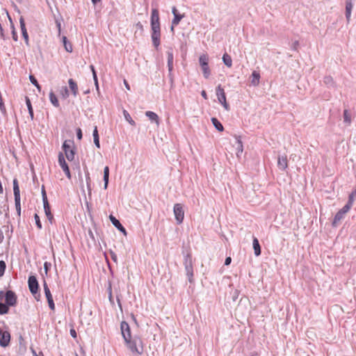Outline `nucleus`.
I'll return each mask as SVG.
<instances>
[{
  "instance_id": "1",
  "label": "nucleus",
  "mask_w": 356,
  "mask_h": 356,
  "mask_svg": "<svg viewBox=\"0 0 356 356\" xmlns=\"http://www.w3.org/2000/svg\"><path fill=\"white\" fill-rule=\"evenodd\" d=\"M124 342L133 353L141 355L143 353V345L140 339H134L132 340L131 338L129 340Z\"/></svg>"
},
{
  "instance_id": "2",
  "label": "nucleus",
  "mask_w": 356,
  "mask_h": 356,
  "mask_svg": "<svg viewBox=\"0 0 356 356\" xmlns=\"http://www.w3.org/2000/svg\"><path fill=\"white\" fill-rule=\"evenodd\" d=\"M216 94L218 100V102L223 106L226 111L230 110L229 104L227 102L226 94L224 88L221 85H218L216 88Z\"/></svg>"
},
{
  "instance_id": "3",
  "label": "nucleus",
  "mask_w": 356,
  "mask_h": 356,
  "mask_svg": "<svg viewBox=\"0 0 356 356\" xmlns=\"http://www.w3.org/2000/svg\"><path fill=\"white\" fill-rule=\"evenodd\" d=\"M62 149L64 152V156L70 161H72L74 159V148L73 147V142L71 140H65Z\"/></svg>"
},
{
  "instance_id": "4",
  "label": "nucleus",
  "mask_w": 356,
  "mask_h": 356,
  "mask_svg": "<svg viewBox=\"0 0 356 356\" xmlns=\"http://www.w3.org/2000/svg\"><path fill=\"white\" fill-rule=\"evenodd\" d=\"M29 289L35 298L38 301L40 300V295L38 293L39 284L36 277L33 275H31L28 280Z\"/></svg>"
},
{
  "instance_id": "5",
  "label": "nucleus",
  "mask_w": 356,
  "mask_h": 356,
  "mask_svg": "<svg viewBox=\"0 0 356 356\" xmlns=\"http://www.w3.org/2000/svg\"><path fill=\"white\" fill-rule=\"evenodd\" d=\"M200 65L203 72L204 76L207 79L210 76L209 67V57L207 54H202L199 58Z\"/></svg>"
},
{
  "instance_id": "6",
  "label": "nucleus",
  "mask_w": 356,
  "mask_h": 356,
  "mask_svg": "<svg viewBox=\"0 0 356 356\" xmlns=\"http://www.w3.org/2000/svg\"><path fill=\"white\" fill-rule=\"evenodd\" d=\"M173 212L177 223L180 225L184 219V211L181 204L177 203L174 205Z\"/></svg>"
},
{
  "instance_id": "7",
  "label": "nucleus",
  "mask_w": 356,
  "mask_h": 356,
  "mask_svg": "<svg viewBox=\"0 0 356 356\" xmlns=\"http://www.w3.org/2000/svg\"><path fill=\"white\" fill-rule=\"evenodd\" d=\"M13 192L15 196V207L19 216L21 213V205H20V192L18 186V183L16 179L13 181Z\"/></svg>"
},
{
  "instance_id": "8",
  "label": "nucleus",
  "mask_w": 356,
  "mask_h": 356,
  "mask_svg": "<svg viewBox=\"0 0 356 356\" xmlns=\"http://www.w3.org/2000/svg\"><path fill=\"white\" fill-rule=\"evenodd\" d=\"M58 163L68 179H71V174L67 163L65 161L63 152L58 154Z\"/></svg>"
},
{
  "instance_id": "9",
  "label": "nucleus",
  "mask_w": 356,
  "mask_h": 356,
  "mask_svg": "<svg viewBox=\"0 0 356 356\" xmlns=\"http://www.w3.org/2000/svg\"><path fill=\"white\" fill-rule=\"evenodd\" d=\"M120 329L124 341L129 340L131 338V333L129 324L125 321H122L120 325Z\"/></svg>"
},
{
  "instance_id": "10",
  "label": "nucleus",
  "mask_w": 356,
  "mask_h": 356,
  "mask_svg": "<svg viewBox=\"0 0 356 356\" xmlns=\"http://www.w3.org/2000/svg\"><path fill=\"white\" fill-rule=\"evenodd\" d=\"M5 301L9 307H13L17 304V296L13 291H8L5 293Z\"/></svg>"
},
{
  "instance_id": "11",
  "label": "nucleus",
  "mask_w": 356,
  "mask_h": 356,
  "mask_svg": "<svg viewBox=\"0 0 356 356\" xmlns=\"http://www.w3.org/2000/svg\"><path fill=\"white\" fill-rule=\"evenodd\" d=\"M350 209L346 205L341 209H340L336 213V215L334 218L333 222H332V225L334 226H336L337 225V223L341 221V220H342L344 218L345 214L346 213H348Z\"/></svg>"
},
{
  "instance_id": "12",
  "label": "nucleus",
  "mask_w": 356,
  "mask_h": 356,
  "mask_svg": "<svg viewBox=\"0 0 356 356\" xmlns=\"http://www.w3.org/2000/svg\"><path fill=\"white\" fill-rule=\"evenodd\" d=\"M172 13L174 15V19L172 21L171 31H173L174 27L178 25L180 21L184 17V14H179L176 7L172 8Z\"/></svg>"
},
{
  "instance_id": "13",
  "label": "nucleus",
  "mask_w": 356,
  "mask_h": 356,
  "mask_svg": "<svg viewBox=\"0 0 356 356\" xmlns=\"http://www.w3.org/2000/svg\"><path fill=\"white\" fill-rule=\"evenodd\" d=\"M43 287H44L45 296L48 301L49 306L51 310H54L55 305L54 302V300H53L50 289H49L48 285L46 282H44Z\"/></svg>"
},
{
  "instance_id": "14",
  "label": "nucleus",
  "mask_w": 356,
  "mask_h": 356,
  "mask_svg": "<svg viewBox=\"0 0 356 356\" xmlns=\"http://www.w3.org/2000/svg\"><path fill=\"white\" fill-rule=\"evenodd\" d=\"M10 340V334L8 331H3L0 328V346L2 347L7 346Z\"/></svg>"
},
{
  "instance_id": "15",
  "label": "nucleus",
  "mask_w": 356,
  "mask_h": 356,
  "mask_svg": "<svg viewBox=\"0 0 356 356\" xmlns=\"http://www.w3.org/2000/svg\"><path fill=\"white\" fill-rule=\"evenodd\" d=\"M277 166L282 170L288 168V159L286 155L280 156L277 159Z\"/></svg>"
},
{
  "instance_id": "16",
  "label": "nucleus",
  "mask_w": 356,
  "mask_h": 356,
  "mask_svg": "<svg viewBox=\"0 0 356 356\" xmlns=\"http://www.w3.org/2000/svg\"><path fill=\"white\" fill-rule=\"evenodd\" d=\"M110 220L113 223V225L119 229L121 232H122L124 235L127 234V231L125 228L122 225L120 221L116 219L113 215H110L109 216Z\"/></svg>"
},
{
  "instance_id": "17",
  "label": "nucleus",
  "mask_w": 356,
  "mask_h": 356,
  "mask_svg": "<svg viewBox=\"0 0 356 356\" xmlns=\"http://www.w3.org/2000/svg\"><path fill=\"white\" fill-rule=\"evenodd\" d=\"M69 88L72 93V95L76 97L79 93V88L76 82L72 79H70L68 80Z\"/></svg>"
},
{
  "instance_id": "18",
  "label": "nucleus",
  "mask_w": 356,
  "mask_h": 356,
  "mask_svg": "<svg viewBox=\"0 0 356 356\" xmlns=\"http://www.w3.org/2000/svg\"><path fill=\"white\" fill-rule=\"evenodd\" d=\"M260 74L257 71H253L250 76V82L253 86H257L259 84Z\"/></svg>"
},
{
  "instance_id": "19",
  "label": "nucleus",
  "mask_w": 356,
  "mask_h": 356,
  "mask_svg": "<svg viewBox=\"0 0 356 356\" xmlns=\"http://www.w3.org/2000/svg\"><path fill=\"white\" fill-rule=\"evenodd\" d=\"M160 24L159 13L158 9L156 8H153L152 10L151 24Z\"/></svg>"
},
{
  "instance_id": "20",
  "label": "nucleus",
  "mask_w": 356,
  "mask_h": 356,
  "mask_svg": "<svg viewBox=\"0 0 356 356\" xmlns=\"http://www.w3.org/2000/svg\"><path fill=\"white\" fill-rule=\"evenodd\" d=\"M20 27L22 33V36L25 40L26 44H29V35L26 29L25 22L23 19H20Z\"/></svg>"
},
{
  "instance_id": "21",
  "label": "nucleus",
  "mask_w": 356,
  "mask_h": 356,
  "mask_svg": "<svg viewBox=\"0 0 356 356\" xmlns=\"http://www.w3.org/2000/svg\"><path fill=\"white\" fill-rule=\"evenodd\" d=\"M353 5L352 3L351 0L346 1V17L348 21L350 20L351 11L353 9Z\"/></svg>"
},
{
  "instance_id": "22",
  "label": "nucleus",
  "mask_w": 356,
  "mask_h": 356,
  "mask_svg": "<svg viewBox=\"0 0 356 356\" xmlns=\"http://www.w3.org/2000/svg\"><path fill=\"white\" fill-rule=\"evenodd\" d=\"M252 245L255 255L259 256L261 254V247L259 241L256 237L253 238Z\"/></svg>"
},
{
  "instance_id": "23",
  "label": "nucleus",
  "mask_w": 356,
  "mask_h": 356,
  "mask_svg": "<svg viewBox=\"0 0 356 356\" xmlns=\"http://www.w3.org/2000/svg\"><path fill=\"white\" fill-rule=\"evenodd\" d=\"M145 115L151 121H154L156 124H159V118L158 115L152 111H147Z\"/></svg>"
},
{
  "instance_id": "24",
  "label": "nucleus",
  "mask_w": 356,
  "mask_h": 356,
  "mask_svg": "<svg viewBox=\"0 0 356 356\" xmlns=\"http://www.w3.org/2000/svg\"><path fill=\"white\" fill-rule=\"evenodd\" d=\"M151 37L154 46L158 49L160 45L161 33H152Z\"/></svg>"
},
{
  "instance_id": "25",
  "label": "nucleus",
  "mask_w": 356,
  "mask_h": 356,
  "mask_svg": "<svg viewBox=\"0 0 356 356\" xmlns=\"http://www.w3.org/2000/svg\"><path fill=\"white\" fill-rule=\"evenodd\" d=\"M62 39H63V46L65 47V49L67 52L71 53L72 51V50H73L72 44H71V42L67 41V39L66 36H63Z\"/></svg>"
},
{
  "instance_id": "26",
  "label": "nucleus",
  "mask_w": 356,
  "mask_h": 356,
  "mask_svg": "<svg viewBox=\"0 0 356 356\" xmlns=\"http://www.w3.org/2000/svg\"><path fill=\"white\" fill-rule=\"evenodd\" d=\"M211 122H212L213 125L216 128L217 130H218L219 131H222L224 130V127H223L222 124L220 122V121L217 118H212Z\"/></svg>"
},
{
  "instance_id": "27",
  "label": "nucleus",
  "mask_w": 356,
  "mask_h": 356,
  "mask_svg": "<svg viewBox=\"0 0 356 356\" xmlns=\"http://www.w3.org/2000/svg\"><path fill=\"white\" fill-rule=\"evenodd\" d=\"M222 60L226 66L231 67L232 66V60L231 56L227 53L224 54Z\"/></svg>"
},
{
  "instance_id": "28",
  "label": "nucleus",
  "mask_w": 356,
  "mask_h": 356,
  "mask_svg": "<svg viewBox=\"0 0 356 356\" xmlns=\"http://www.w3.org/2000/svg\"><path fill=\"white\" fill-rule=\"evenodd\" d=\"M108 177H109V168L108 166H106L104 169V188H107L108 184Z\"/></svg>"
},
{
  "instance_id": "29",
  "label": "nucleus",
  "mask_w": 356,
  "mask_h": 356,
  "mask_svg": "<svg viewBox=\"0 0 356 356\" xmlns=\"http://www.w3.org/2000/svg\"><path fill=\"white\" fill-rule=\"evenodd\" d=\"M355 197H356V189L350 194L349 198H348V202L346 204V206H347L350 209H351V207H353Z\"/></svg>"
},
{
  "instance_id": "30",
  "label": "nucleus",
  "mask_w": 356,
  "mask_h": 356,
  "mask_svg": "<svg viewBox=\"0 0 356 356\" xmlns=\"http://www.w3.org/2000/svg\"><path fill=\"white\" fill-rule=\"evenodd\" d=\"M49 99H50V102H51V104L54 106H56V107H58L59 106L58 100L56 96L55 95V94L53 92H51L49 93Z\"/></svg>"
},
{
  "instance_id": "31",
  "label": "nucleus",
  "mask_w": 356,
  "mask_h": 356,
  "mask_svg": "<svg viewBox=\"0 0 356 356\" xmlns=\"http://www.w3.org/2000/svg\"><path fill=\"white\" fill-rule=\"evenodd\" d=\"M123 115L125 118V120L132 126H135L136 123L134 120L131 117L130 114L126 111H123Z\"/></svg>"
},
{
  "instance_id": "32",
  "label": "nucleus",
  "mask_w": 356,
  "mask_h": 356,
  "mask_svg": "<svg viewBox=\"0 0 356 356\" xmlns=\"http://www.w3.org/2000/svg\"><path fill=\"white\" fill-rule=\"evenodd\" d=\"M168 65L169 71H171L173 67V54L171 52L168 53Z\"/></svg>"
},
{
  "instance_id": "33",
  "label": "nucleus",
  "mask_w": 356,
  "mask_h": 356,
  "mask_svg": "<svg viewBox=\"0 0 356 356\" xmlns=\"http://www.w3.org/2000/svg\"><path fill=\"white\" fill-rule=\"evenodd\" d=\"M9 311V306L7 304L0 302V315L6 314Z\"/></svg>"
},
{
  "instance_id": "34",
  "label": "nucleus",
  "mask_w": 356,
  "mask_h": 356,
  "mask_svg": "<svg viewBox=\"0 0 356 356\" xmlns=\"http://www.w3.org/2000/svg\"><path fill=\"white\" fill-rule=\"evenodd\" d=\"M26 104L27 105L30 116H31V119H33V108L31 106V100L29 99V98L28 97H26Z\"/></svg>"
},
{
  "instance_id": "35",
  "label": "nucleus",
  "mask_w": 356,
  "mask_h": 356,
  "mask_svg": "<svg viewBox=\"0 0 356 356\" xmlns=\"http://www.w3.org/2000/svg\"><path fill=\"white\" fill-rule=\"evenodd\" d=\"M152 33H161L160 24H151Z\"/></svg>"
},
{
  "instance_id": "36",
  "label": "nucleus",
  "mask_w": 356,
  "mask_h": 356,
  "mask_svg": "<svg viewBox=\"0 0 356 356\" xmlns=\"http://www.w3.org/2000/svg\"><path fill=\"white\" fill-rule=\"evenodd\" d=\"M42 200L44 204V209H50V206L47 200V197L44 191H42Z\"/></svg>"
},
{
  "instance_id": "37",
  "label": "nucleus",
  "mask_w": 356,
  "mask_h": 356,
  "mask_svg": "<svg viewBox=\"0 0 356 356\" xmlns=\"http://www.w3.org/2000/svg\"><path fill=\"white\" fill-rule=\"evenodd\" d=\"M42 200L44 204V209H50V206L47 200V197L44 191H42Z\"/></svg>"
},
{
  "instance_id": "38",
  "label": "nucleus",
  "mask_w": 356,
  "mask_h": 356,
  "mask_svg": "<svg viewBox=\"0 0 356 356\" xmlns=\"http://www.w3.org/2000/svg\"><path fill=\"white\" fill-rule=\"evenodd\" d=\"M29 79H30V81L38 89V90L40 91V89H41V87L39 85L38 81L36 80V79L34 77V76L33 75H30L29 76Z\"/></svg>"
},
{
  "instance_id": "39",
  "label": "nucleus",
  "mask_w": 356,
  "mask_h": 356,
  "mask_svg": "<svg viewBox=\"0 0 356 356\" xmlns=\"http://www.w3.org/2000/svg\"><path fill=\"white\" fill-rule=\"evenodd\" d=\"M44 212H45L46 216H47V219L49 220V221L51 223H52L53 220H54V216L51 212V209H44Z\"/></svg>"
},
{
  "instance_id": "40",
  "label": "nucleus",
  "mask_w": 356,
  "mask_h": 356,
  "mask_svg": "<svg viewBox=\"0 0 356 356\" xmlns=\"http://www.w3.org/2000/svg\"><path fill=\"white\" fill-rule=\"evenodd\" d=\"M343 118L345 122H346L348 124H350L351 118L347 110H344L343 111Z\"/></svg>"
},
{
  "instance_id": "41",
  "label": "nucleus",
  "mask_w": 356,
  "mask_h": 356,
  "mask_svg": "<svg viewBox=\"0 0 356 356\" xmlns=\"http://www.w3.org/2000/svg\"><path fill=\"white\" fill-rule=\"evenodd\" d=\"M90 68L92 72V76H93V79H94V81H95V83L97 86H98V80H97V74H96V71L95 70V67L93 65H90Z\"/></svg>"
},
{
  "instance_id": "42",
  "label": "nucleus",
  "mask_w": 356,
  "mask_h": 356,
  "mask_svg": "<svg viewBox=\"0 0 356 356\" xmlns=\"http://www.w3.org/2000/svg\"><path fill=\"white\" fill-rule=\"evenodd\" d=\"M6 268V265L5 261H0V277L3 275Z\"/></svg>"
},
{
  "instance_id": "43",
  "label": "nucleus",
  "mask_w": 356,
  "mask_h": 356,
  "mask_svg": "<svg viewBox=\"0 0 356 356\" xmlns=\"http://www.w3.org/2000/svg\"><path fill=\"white\" fill-rule=\"evenodd\" d=\"M34 218H35V224H36L38 228L40 229H42V223L40 222V217L37 213L35 214Z\"/></svg>"
},
{
  "instance_id": "44",
  "label": "nucleus",
  "mask_w": 356,
  "mask_h": 356,
  "mask_svg": "<svg viewBox=\"0 0 356 356\" xmlns=\"http://www.w3.org/2000/svg\"><path fill=\"white\" fill-rule=\"evenodd\" d=\"M92 136H93V139L99 138L98 130H97V127H95Z\"/></svg>"
},
{
  "instance_id": "45",
  "label": "nucleus",
  "mask_w": 356,
  "mask_h": 356,
  "mask_svg": "<svg viewBox=\"0 0 356 356\" xmlns=\"http://www.w3.org/2000/svg\"><path fill=\"white\" fill-rule=\"evenodd\" d=\"M70 334L74 339L76 338V332L74 329L70 330Z\"/></svg>"
},
{
  "instance_id": "46",
  "label": "nucleus",
  "mask_w": 356,
  "mask_h": 356,
  "mask_svg": "<svg viewBox=\"0 0 356 356\" xmlns=\"http://www.w3.org/2000/svg\"><path fill=\"white\" fill-rule=\"evenodd\" d=\"M77 138L81 140L82 138V132H81V129H77Z\"/></svg>"
},
{
  "instance_id": "47",
  "label": "nucleus",
  "mask_w": 356,
  "mask_h": 356,
  "mask_svg": "<svg viewBox=\"0 0 356 356\" xmlns=\"http://www.w3.org/2000/svg\"><path fill=\"white\" fill-rule=\"evenodd\" d=\"M94 143H95V145L97 146V148L100 147L99 138L94 139Z\"/></svg>"
},
{
  "instance_id": "48",
  "label": "nucleus",
  "mask_w": 356,
  "mask_h": 356,
  "mask_svg": "<svg viewBox=\"0 0 356 356\" xmlns=\"http://www.w3.org/2000/svg\"><path fill=\"white\" fill-rule=\"evenodd\" d=\"M231 261H232V259H231V257H227V258L225 259V264L226 266H228V265H229V264H230Z\"/></svg>"
},
{
  "instance_id": "49",
  "label": "nucleus",
  "mask_w": 356,
  "mask_h": 356,
  "mask_svg": "<svg viewBox=\"0 0 356 356\" xmlns=\"http://www.w3.org/2000/svg\"><path fill=\"white\" fill-rule=\"evenodd\" d=\"M201 95H202V97H203L204 99H208V96H207V92H206V91H205V90H202V91L201 92Z\"/></svg>"
},
{
  "instance_id": "50",
  "label": "nucleus",
  "mask_w": 356,
  "mask_h": 356,
  "mask_svg": "<svg viewBox=\"0 0 356 356\" xmlns=\"http://www.w3.org/2000/svg\"><path fill=\"white\" fill-rule=\"evenodd\" d=\"M124 86H125L126 88H127L128 90H130V86H129V83H128V82L127 81V80H126V79H124Z\"/></svg>"
},
{
  "instance_id": "51",
  "label": "nucleus",
  "mask_w": 356,
  "mask_h": 356,
  "mask_svg": "<svg viewBox=\"0 0 356 356\" xmlns=\"http://www.w3.org/2000/svg\"><path fill=\"white\" fill-rule=\"evenodd\" d=\"M32 353L33 354V356H40V355H41V356H43V354L42 353H40V354H37L34 350H32Z\"/></svg>"
},
{
  "instance_id": "52",
  "label": "nucleus",
  "mask_w": 356,
  "mask_h": 356,
  "mask_svg": "<svg viewBox=\"0 0 356 356\" xmlns=\"http://www.w3.org/2000/svg\"><path fill=\"white\" fill-rule=\"evenodd\" d=\"M111 257H112V259H113L115 262H116V261H117V256H116L114 253H113V254H111Z\"/></svg>"
},
{
  "instance_id": "53",
  "label": "nucleus",
  "mask_w": 356,
  "mask_h": 356,
  "mask_svg": "<svg viewBox=\"0 0 356 356\" xmlns=\"http://www.w3.org/2000/svg\"><path fill=\"white\" fill-rule=\"evenodd\" d=\"M13 38L14 40H15V41L17 40V35H16V33L15 32H13Z\"/></svg>"
},
{
  "instance_id": "54",
  "label": "nucleus",
  "mask_w": 356,
  "mask_h": 356,
  "mask_svg": "<svg viewBox=\"0 0 356 356\" xmlns=\"http://www.w3.org/2000/svg\"><path fill=\"white\" fill-rule=\"evenodd\" d=\"M64 96L65 97H68L69 96V93H68V90L67 89V88H65V95Z\"/></svg>"
},
{
  "instance_id": "55",
  "label": "nucleus",
  "mask_w": 356,
  "mask_h": 356,
  "mask_svg": "<svg viewBox=\"0 0 356 356\" xmlns=\"http://www.w3.org/2000/svg\"><path fill=\"white\" fill-rule=\"evenodd\" d=\"M136 26H137L139 29H143V25L141 24V23H140V22H138V23L136 24Z\"/></svg>"
},
{
  "instance_id": "56",
  "label": "nucleus",
  "mask_w": 356,
  "mask_h": 356,
  "mask_svg": "<svg viewBox=\"0 0 356 356\" xmlns=\"http://www.w3.org/2000/svg\"><path fill=\"white\" fill-rule=\"evenodd\" d=\"M3 296H5V294L3 293V291H0V299H1Z\"/></svg>"
},
{
  "instance_id": "57",
  "label": "nucleus",
  "mask_w": 356,
  "mask_h": 356,
  "mask_svg": "<svg viewBox=\"0 0 356 356\" xmlns=\"http://www.w3.org/2000/svg\"><path fill=\"white\" fill-rule=\"evenodd\" d=\"M101 0H92V2L94 3V4H96L97 3L99 2Z\"/></svg>"
},
{
  "instance_id": "58",
  "label": "nucleus",
  "mask_w": 356,
  "mask_h": 356,
  "mask_svg": "<svg viewBox=\"0 0 356 356\" xmlns=\"http://www.w3.org/2000/svg\"><path fill=\"white\" fill-rule=\"evenodd\" d=\"M58 31L60 33V23L58 24Z\"/></svg>"
},
{
  "instance_id": "59",
  "label": "nucleus",
  "mask_w": 356,
  "mask_h": 356,
  "mask_svg": "<svg viewBox=\"0 0 356 356\" xmlns=\"http://www.w3.org/2000/svg\"><path fill=\"white\" fill-rule=\"evenodd\" d=\"M238 143H239V144H240L241 147H242L241 142V141H238Z\"/></svg>"
}]
</instances>
